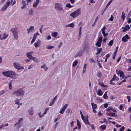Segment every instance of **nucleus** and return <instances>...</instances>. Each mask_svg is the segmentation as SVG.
<instances>
[{
	"label": "nucleus",
	"instance_id": "48",
	"mask_svg": "<svg viewBox=\"0 0 131 131\" xmlns=\"http://www.w3.org/2000/svg\"><path fill=\"white\" fill-rule=\"evenodd\" d=\"M46 38L47 40H49L51 39V37L50 35H49L46 37Z\"/></svg>",
	"mask_w": 131,
	"mask_h": 131
},
{
	"label": "nucleus",
	"instance_id": "9",
	"mask_svg": "<svg viewBox=\"0 0 131 131\" xmlns=\"http://www.w3.org/2000/svg\"><path fill=\"white\" fill-rule=\"evenodd\" d=\"M34 53L33 51H32L30 52H27L26 53V56L27 58L31 59L33 57L32 55Z\"/></svg>",
	"mask_w": 131,
	"mask_h": 131
},
{
	"label": "nucleus",
	"instance_id": "17",
	"mask_svg": "<svg viewBox=\"0 0 131 131\" xmlns=\"http://www.w3.org/2000/svg\"><path fill=\"white\" fill-rule=\"evenodd\" d=\"M88 116L86 118H84V117H83V118H82V119L84 122L86 124H89V123L88 121Z\"/></svg>",
	"mask_w": 131,
	"mask_h": 131
},
{
	"label": "nucleus",
	"instance_id": "23",
	"mask_svg": "<svg viewBox=\"0 0 131 131\" xmlns=\"http://www.w3.org/2000/svg\"><path fill=\"white\" fill-rule=\"evenodd\" d=\"M119 78L117 76H116V75L114 74L113 77L112 79L111 80V81H113L115 80H116V81H118L119 80Z\"/></svg>",
	"mask_w": 131,
	"mask_h": 131
},
{
	"label": "nucleus",
	"instance_id": "2",
	"mask_svg": "<svg viewBox=\"0 0 131 131\" xmlns=\"http://www.w3.org/2000/svg\"><path fill=\"white\" fill-rule=\"evenodd\" d=\"M81 13V9L80 8H79L71 14L70 16L73 19H74L80 15Z\"/></svg>",
	"mask_w": 131,
	"mask_h": 131
},
{
	"label": "nucleus",
	"instance_id": "63",
	"mask_svg": "<svg viewBox=\"0 0 131 131\" xmlns=\"http://www.w3.org/2000/svg\"><path fill=\"white\" fill-rule=\"evenodd\" d=\"M127 22L128 23H130L131 22V19L129 18L127 21Z\"/></svg>",
	"mask_w": 131,
	"mask_h": 131
},
{
	"label": "nucleus",
	"instance_id": "36",
	"mask_svg": "<svg viewBox=\"0 0 131 131\" xmlns=\"http://www.w3.org/2000/svg\"><path fill=\"white\" fill-rule=\"evenodd\" d=\"M12 81H10L9 83V89L11 90L12 89Z\"/></svg>",
	"mask_w": 131,
	"mask_h": 131
},
{
	"label": "nucleus",
	"instance_id": "55",
	"mask_svg": "<svg viewBox=\"0 0 131 131\" xmlns=\"http://www.w3.org/2000/svg\"><path fill=\"white\" fill-rule=\"evenodd\" d=\"M26 1H27V3L26 4L25 3V5H28V3L31 2V0H26Z\"/></svg>",
	"mask_w": 131,
	"mask_h": 131
},
{
	"label": "nucleus",
	"instance_id": "57",
	"mask_svg": "<svg viewBox=\"0 0 131 131\" xmlns=\"http://www.w3.org/2000/svg\"><path fill=\"white\" fill-rule=\"evenodd\" d=\"M29 15H32L33 14V11L32 10H30L29 12Z\"/></svg>",
	"mask_w": 131,
	"mask_h": 131
},
{
	"label": "nucleus",
	"instance_id": "60",
	"mask_svg": "<svg viewBox=\"0 0 131 131\" xmlns=\"http://www.w3.org/2000/svg\"><path fill=\"white\" fill-rule=\"evenodd\" d=\"M124 127L123 126L122 128H121L119 130L120 131H124Z\"/></svg>",
	"mask_w": 131,
	"mask_h": 131
},
{
	"label": "nucleus",
	"instance_id": "64",
	"mask_svg": "<svg viewBox=\"0 0 131 131\" xmlns=\"http://www.w3.org/2000/svg\"><path fill=\"white\" fill-rule=\"evenodd\" d=\"M123 108V106L122 105H120L119 107V109L120 110H122Z\"/></svg>",
	"mask_w": 131,
	"mask_h": 131
},
{
	"label": "nucleus",
	"instance_id": "34",
	"mask_svg": "<svg viewBox=\"0 0 131 131\" xmlns=\"http://www.w3.org/2000/svg\"><path fill=\"white\" fill-rule=\"evenodd\" d=\"M99 84L100 85H101V86H103V87H108L107 86L105 85H104L103 83H101L100 81H99Z\"/></svg>",
	"mask_w": 131,
	"mask_h": 131
},
{
	"label": "nucleus",
	"instance_id": "14",
	"mask_svg": "<svg viewBox=\"0 0 131 131\" xmlns=\"http://www.w3.org/2000/svg\"><path fill=\"white\" fill-rule=\"evenodd\" d=\"M41 41L40 40H38L36 42L34 43V45L36 48H37L40 46L41 44Z\"/></svg>",
	"mask_w": 131,
	"mask_h": 131
},
{
	"label": "nucleus",
	"instance_id": "26",
	"mask_svg": "<svg viewBox=\"0 0 131 131\" xmlns=\"http://www.w3.org/2000/svg\"><path fill=\"white\" fill-rule=\"evenodd\" d=\"M46 47V48L48 49H51L54 48V46L50 45H47Z\"/></svg>",
	"mask_w": 131,
	"mask_h": 131
},
{
	"label": "nucleus",
	"instance_id": "27",
	"mask_svg": "<svg viewBox=\"0 0 131 131\" xmlns=\"http://www.w3.org/2000/svg\"><path fill=\"white\" fill-rule=\"evenodd\" d=\"M66 26L67 27H70L71 28H73L74 26V24L73 23H72L66 25Z\"/></svg>",
	"mask_w": 131,
	"mask_h": 131
},
{
	"label": "nucleus",
	"instance_id": "7",
	"mask_svg": "<svg viewBox=\"0 0 131 131\" xmlns=\"http://www.w3.org/2000/svg\"><path fill=\"white\" fill-rule=\"evenodd\" d=\"M102 41V37H100L96 42V45L98 47H100L101 46V43Z\"/></svg>",
	"mask_w": 131,
	"mask_h": 131
},
{
	"label": "nucleus",
	"instance_id": "3",
	"mask_svg": "<svg viewBox=\"0 0 131 131\" xmlns=\"http://www.w3.org/2000/svg\"><path fill=\"white\" fill-rule=\"evenodd\" d=\"M25 91L22 88L18 89L15 91L13 93V94L18 97L19 96H23L24 95Z\"/></svg>",
	"mask_w": 131,
	"mask_h": 131
},
{
	"label": "nucleus",
	"instance_id": "20",
	"mask_svg": "<svg viewBox=\"0 0 131 131\" xmlns=\"http://www.w3.org/2000/svg\"><path fill=\"white\" fill-rule=\"evenodd\" d=\"M15 68L18 70H20L21 71H22L24 68L22 66H14Z\"/></svg>",
	"mask_w": 131,
	"mask_h": 131
},
{
	"label": "nucleus",
	"instance_id": "16",
	"mask_svg": "<svg viewBox=\"0 0 131 131\" xmlns=\"http://www.w3.org/2000/svg\"><path fill=\"white\" fill-rule=\"evenodd\" d=\"M34 27L33 26H30L29 28L27 29L28 31V34H29L30 32H32L34 30Z\"/></svg>",
	"mask_w": 131,
	"mask_h": 131
},
{
	"label": "nucleus",
	"instance_id": "47",
	"mask_svg": "<svg viewBox=\"0 0 131 131\" xmlns=\"http://www.w3.org/2000/svg\"><path fill=\"white\" fill-rule=\"evenodd\" d=\"M101 128L103 130H104L106 129V127L105 125H102L100 126Z\"/></svg>",
	"mask_w": 131,
	"mask_h": 131
},
{
	"label": "nucleus",
	"instance_id": "5",
	"mask_svg": "<svg viewBox=\"0 0 131 131\" xmlns=\"http://www.w3.org/2000/svg\"><path fill=\"white\" fill-rule=\"evenodd\" d=\"M54 8L56 9L59 11L64 12L63 7H62L61 4L59 3L55 4Z\"/></svg>",
	"mask_w": 131,
	"mask_h": 131
},
{
	"label": "nucleus",
	"instance_id": "28",
	"mask_svg": "<svg viewBox=\"0 0 131 131\" xmlns=\"http://www.w3.org/2000/svg\"><path fill=\"white\" fill-rule=\"evenodd\" d=\"M91 105L92 109H96L97 108V105L96 104H94V103H91Z\"/></svg>",
	"mask_w": 131,
	"mask_h": 131
},
{
	"label": "nucleus",
	"instance_id": "59",
	"mask_svg": "<svg viewBox=\"0 0 131 131\" xmlns=\"http://www.w3.org/2000/svg\"><path fill=\"white\" fill-rule=\"evenodd\" d=\"M127 98L128 100V102H130V97L129 96H127Z\"/></svg>",
	"mask_w": 131,
	"mask_h": 131
},
{
	"label": "nucleus",
	"instance_id": "38",
	"mask_svg": "<svg viewBox=\"0 0 131 131\" xmlns=\"http://www.w3.org/2000/svg\"><path fill=\"white\" fill-rule=\"evenodd\" d=\"M81 28L79 30V38H78V39H79L81 37Z\"/></svg>",
	"mask_w": 131,
	"mask_h": 131
},
{
	"label": "nucleus",
	"instance_id": "13",
	"mask_svg": "<svg viewBox=\"0 0 131 131\" xmlns=\"http://www.w3.org/2000/svg\"><path fill=\"white\" fill-rule=\"evenodd\" d=\"M117 73V74H119L120 75V77H122L123 78L124 76V75L123 72L120 70H119L118 71H116Z\"/></svg>",
	"mask_w": 131,
	"mask_h": 131
},
{
	"label": "nucleus",
	"instance_id": "50",
	"mask_svg": "<svg viewBox=\"0 0 131 131\" xmlns=\"http://www.w3.org/2000/svg\"><path fill=\"white\" fill-rule=\"evenodd\" d=\"M89 125L91 127V129L92 130H94L95 129L94 126V125H91L90 124H89Z\"/></svg>",
	"mask_w": 131,
	"mask_h": 131
},
{
	"label": "nucleus",
	"instance_id": "4",
	"mask_svg": "<svg viewBox=\"0 0 131 131\" xmlns=\"http://www.w3.org/2000/svg\"><path fill=\"white\" fill-rule=\"evenodd\" d=\"M10 4L11 2L10 0H7L4 4V6L1 9V10L3 11L5 10L9 7Z\"/></svg>",
	"mask_w": 131,
	"mask_h": 131
},
{
	"label": "nucleus",
	"instance_id": "1",
	"mask_svg": "<svg viewBox=\"0 0 131 131\" xmlns=\"http://www.w3.org/2000/svg\"><path fill=\"white\" fill-rule=\"evenodd\" d=\"M2 73L5 76L11 78L13 79H16L18 77L17 74L14 71L8 70L3 71Z\"/></svg>",
	"mask_w": 131,
	"mask_h": 131
},
{
	"label": "nucleus",
	"instance_id": "41",
	"mask_svg": "<svg viewBox=\"0 0 131 131\" xmlns=\"http://www.w3.org/2000/svg\"><path fill=\"white\" fill-rule=\"evenodd\" d=\"M78 61L77 60H75L73 63L72 66H76L78 63Z\"/></svg>",
	"mask_w": 131,
	"mask_h": 131
},
{
	"label": "nucleus",
	"instance_id": "61",
	"mask_svg": "<svg viewBox=\"0 0 131 131\" xmlns=\"http://www.w3.org/2000/svg\"><path fill=\"white\" fill-rule=\"evenodd\" d=\"M74 122L73 121H72L70 125L71 127H72L74 126L73 124Z\"/></svg>",
	"mask_w": 131,
	"mask_h": 131
},
{
	"label": "nucleus",
	"instance_id": "6",
	"mask_svg": "<svg viewBox=\"0 0 131 131\" xmlns=\"http://www.w3.org/2000/svg\"><path fill=\"white\" fill-rule=\"evenodd\" d=\"M68 106V104H65L62 107H61L59 112L60 113L63 114Z\"/></svg>",
	"mask_w": 131,
	"mask_h": 131
},
{
	"label": "nucleus",
	"instance_id": "29",
	"mask_svg": "<svg viewBox=\"0 0 131 131\" xmlns=\"http://www.w3.org/2000/svg\"><path fill=\"white\" fill-rule=\"evenodd\" d=\"M31 60H33L36 63H38L39 61V59L38 58L34 57H33Z\"/></svg>",
	"mask_w": 131,
	"mask_h": 131
},
{
	"label": "nucleus",
	"instance_id": "51",
	"mask_svg": "<svg viewBox=\"0 0 131 131\" xmlns=\"http://www.w3.org/2000/svg\"><path fill=\"white\" fill-rule=\"evenodd\" d=\"M103 96V98L105 99H107L108 98V97L107 96V95L104 94Z\"/></svg>",
	"mask_w": 131,
	"mask_h": 131
},
{
	"label": "nucleus",
	"instance_id": "58",
	"mask_svg": "<svg viewBox=\"0 0 131 131\" xmlns=\"http://www.w3.org/2000/svg\"><path fill=\"white\" fill-rule=\"evenodd\" d=\"M5 91L4 90H2L0 92V95H1L2 94L4 93Z\"/></svg>",
	"mask_w": 131,
	"mask_h": 131
},
{
	"label": "nucleus",
	"instance_id": "54",
	"mask_svg": "<svg viewBox=\"0 0 131 131\" xmlns=\"http://www.w3.org/2000/svg\"><path fill=\"white\" fill-rule=\"evenodd\" d=\"M22 120L23 119L22 118H20L19 120L18 123H21L22 121Z\"/></svg>",
	"mask_w": 131,
	"mask_h": 131
},
{
	"label": "nucleus",
	"instance_id": "37",
	"mask_svg": "<svg viewBox=\"0 0 131 131\" xmlns=\"http://www.w3.org/2000/svg\"><path fill=\"white\" fill-rule=\"evenodd\" d=\"M38 34H39L38 32H36L34 34L33 38L36 39L37 36L38 35Z\"/></svg>",
	"mask_w": 131,
	"mask_h": 131
},
{
	"label": "nucleus",
	"instance_id": "11",
	"mask_svg": "<svg viewBox=\"0 0 131 131\" xmlns=\"http://www.w3.org/2000/svg\"><path fill=\"white\" fill-rule=\"evenodd\" d=\"M28 112L29 115H32L34 112L33 108L32 107L29 108L28 110Z\"/></svg>",
	"mask_w": 131,
	"mask_h": 131
},
{
	"label": "nucleus",
	"instance_id": "18",
	"mask_svg": "<svg viewBox=\"0 0 131 131\" xmlns=\"http://www.w3.org/2000/svg\"><path fill=\"white\" fill-rule=\"evenodd\" d=\"M106 110L107 111H109L110 110H111L114 112H116V111L114 109H113L111 106L109 107L106 109Z\"/></svg>",
	"mask_w": 131,
	"mask_h": 131
},
{
	"label": "nucleus",
	"instance_id": "12",
	"mask_svg": "<svg viewBox=\"0 0 131 131\" xmlns=\"http://www.w3.org/2000/svg\"><path fill=\"white\" fill-rule=\"evenodd\" d=\"M122 28L123 29L122 31L124 32L130 29V27L129 25H128L125 26L124 27H122Z\"/></svg>",
	"mask_w": 131,
	"mask_h": 131
},
{
	"label": "nucleus",
	"instance_id": "8",
	"mask_svg": "<svg viewBox=\"0 0 131 131\" xmlns=\"http://www.w3.org/2000/svg\"><path fill=\"white\" fill-rule=\"evenodd\" d=\"M130 37L128 36L127 34H126L123 36L122 38V40L124 42H127L128 39L130 38Z\"/></svg>",
	"mask_w": 131,
	"mask_h": 131
},
{
	"label": "nucleus",
	"instance_id": "44",
	"mask_svg": "<svg viewBox=\"0 0 131 131\" xmlns=\"http://www.w3.org/2000/svg\"><path fill=\"white\" fill-rule=\"evenodd\" d=\"M49 110V108L47 107L45 109V111L43 113V114H46L47 113V112Z\"/></svg>",
	"mask_w": 131,
	"mask_h": 131
},
{
	"label": "nucleus",
	"instance_id": "10",
	"mask_svg": "<svg viewBox=\"0 0 131 131\" xmlns=\"http://www.w3.org/2000/svg\"><path fill=\"white\" fill-rule=\"evenodd\" d=\"M106 29V28L105 26H104L101 29L102 34L103 36L105 37H106L108 36V34L107 33H105V30Z\"/></svg>",
	"mask_w": 131,
	"mask_h": 131
},
{
	"label": "nucleus",
	"instance_id": "62",
	"mask_svg": "<svg viewBox=\"0 0 131 131\" xmlns=\"http://www.w3.org/2000/svg\"><path fill=\"white\" fill-rule=\"evenodd\" d=\"M108 104L107 103H105L104 104V107L106 108L107 107Z\"/></svg>",
	"mask_w": 131,
	"mask_h": 131
},
{
	"label": "nucleus",
	"instance_id": "53",
	"mask_svg": "<svg viewBox=\"0 0 131 131\" xmlns=\"http://www.w3.org/2000/svg\"><path fill=\"white\" fill-rule=\"evenodd\" d=\"M86 66H84L83 68V73H84L86 71Z\"/></svg>",
	"mask_w": 131,
	"mask_h": 131
},
{
	"label": "nucleus",
	"instance_id": "15",
	"mask_svg": "<svg viewBox=\"0 0 131 131\" xmlns=\"http://www.w3.org/2000/svg\"><path fill=\"white\" fill-rule=\"evenodd\" d=\"M10 30L12 32L13 34H18V29L17 28H12Z\"/></svg>",
	"mask_w": 131,
	"mask_h": 131
},
{
	"label": "nucleus",
	"instance_id": "40",
	"mask_svg": "<svg viewBox=\"0 0 131 131\" xmlns=\"http://www.w3.org/2000/svg\"><path fill=\"white\" fill-rule=\"evenodd\" d=\"M41 112H40L38 113V115L39 117L41 118L45 114H43V113L42 115H41Z\"/></svg>",
	"mask_w": 131,
	"mask_h": 131
},
{
	"label": "nucleus",
	"instance_id": "33",
	"mask_svg": "<svg viewBox=\"0 0 131 131\" xmlns=\"http://www.w3.org/2000/svg\"><path fill=\"white\" fill-rule=\"evenodd\" d=\"M55 101L53 100H51V101L49 103V106H52L53 104L54 103Z\"/></svg>",
	"mask_w": 131,
	"mask_h": 131
},
{
	"label": "nucleus",
	"instance_id": "39",
	"mask_svg": "<svg viewBox=\"0 0 131 131\" xmlns=\"http://www.w3.org/2000/svg\"><path fill=\"white\" fill-rule=\"evenodd\" d=\"M41 68L43 69L45 71H46L48 69L47 66H41Z\"/></svg>",
	"mask_w": 131,
	"mask_h": 131
},
{
	"label": "nucleus",
	"instance_id": "52",
	"mask_svg": "<svg viewBox=\"0 0 131 131\" xmlns=\"http://www.w3.org/2000/svg\"><path fill=\"white\" fill-rule=\"evenodd\" d=\"M113 0H111L107 4V7H108V6L111 4L113 1Z\"/></svg>",
	"mask_w": 131,
	"mask_h": 131
},
{
	"label": "nucleus",
	"instance_id": "21",
	"mask_svg": "<svg viewBox=\"0 0 131 131\" xmlns=\"http://www.w3.org/2000/svg\"><path fill=\"white\" fill-rule=\"evenodd\" d=\"M8 34H6L5 33H4L3 34V37L1 38V39L2 40L6 39L8 36Z\"/></svg>",
	"mask_w": 131,
	"mask_h": 131
},
{
	"label": "nucleus",
	"instance_id": "25",
	"mask_svg": "<svg viewBox=\"0 0 131 131\" xmlns=\"http://www.w3.org/2000/svg\"><path fill=\"white\" fill-rule=\"evenodd\" d=\"M58 33L57 32H53L51 34L52 36L53 37L55 38L58 35Z\"/></svg>",
	"mask_w": 131,
	"mask_h": 131
},
{
	"label": "nucleus",
	"instance_id": "31",
	"mask_svg": "<svg viewBox=\"0 0 131 131\" xmlns=\"http://www.w3.org/2000/svg\"><path fill=\"white\" fill-rule=\"evenodd\" d=\"M20 100L18 99H16L15 101V104H17L18 105H21L22 103H19V100Z\"/></svg>",
	"mask_w": 131,
	"mask_h": 131
},
{
	"label": "nucleus",
	"instance_id": "56",
	"mask_svg": "<svg viewBox=\"0 0 131 131\" xmlns=\"http://www.w3.org/2000/svg\"><path fill=\"white\" fill-rule=\"evenodd\" d=\"M90 61L91 62H95V61L92 58H90Z\"/></svg>",
	"mask_w": 131,
	"mask_h": 131
},
{
	"label": "nucleus",
	"instance_id": "19",
	"mask_svg": "<svg viewBox=\"0 0 131 131\" xmlns=\"http://www.w3.org/2000/svg\"><path fill=\"white\" fill-rule=\"evenodd\" d=\"M39 2V0H36V1L34 2L33 4V7L36 8L37 7Z\"/></svg>",
	"mask_w": 131,
	"mask_h": 131
},
{
	"label": "nucleus",
	"instance_id": "49",
	"mask_svg": "<svg viewBox=\"0 0 131 131\" xmlns=\"http://www.w3.org/2000/svg\"><path fill=\"white\" fill-rule=\"evenodd\" d=\"M14 37L15 39H17L18 38V36L17 35V34H13Z\"/></svg>",
	"mask_w": 131,
	"mask_h": 131
},
{
	"label": "nucleus",
	"instance_id": "24",
	"mask_svg": "<svg viewBox=\"0 0 131 131\" xmlns=\"http://www.w3.org/2000/svg\"><path fill=\"white\" fill-rule=\"evenodd\" d=\"M97 94L101 96L103 94L102 91L101 89H99L97 91Z\"/></svg>",
	"mask_w": 131,
	"mask_h": 131
},
{
	"label": "nucleus",
	"instance_id": "30",
	"mask_svg": "<svg viewBox=\"0 0 131 131\" xmlns=\"http://www.w3.org/2000/svg\"><path fill=\"white\" fill-rule=\"evenodd\" d=\"M125 15L126 14L124 12H122L121 16V17L123 20H124L125 18Z\"/></svg>",
	"mask_w": 131,
	"mask_h": 131
},
{
	"label": "nucleus",
	"instance_id": "22",
	"mask_svg": "<svg viewBox=\"0 0 131 131\" xmlns=\"http://www.w3.org/2000/svg\"><path fill=\"white\" fill-rule=\"evenodd\" d=\"M83 52L82 51H80L78 53H77V54L75 55V57H76L78 56H81L83 54Z\"/></svg>",
	"mask_w": 131,
	"mask_h": 131
},
{
	"label": "nucleus",
	"instance_id": "45",
	"mask_svg": "<svg viewBox=\"0 0 131 131\" xmlns=\"http://www.w3.org/2000/svg\"><path fill=\"white\" fill-rule=\"evenodd\" d=\"M113 40H111L109 42L108 45L110 46H112L113 44Z\"/></svg>",
	"mask_w": 131,
	"mask_h": 131
},
{
	"label": "nucleus",
	"instance_id": "42",
	"mask_svg": "<svg viewBox=\"0 0 131 131\" xmlns=\"http://www.w3.org/2000/svg\"><path fill=\"white\" fill-rule=\"evenodd\" d=\"M96 100L99 102H102L103 101V100L99 97H97L96 98Z\"/></svg>",
	"mask_w": 131,
	"mask_h": 131
},
{
	"label": "nucleus",
	"instance_id": "35",
	"mask_svg": "<svg viewBox=\"0 0 131 131\" xmlns=\"http://www.w3.org/2000/svg\"><path fill=\"white\" fill-rule=\"evenodd\" d=\"M102 50V48H98L97 50V52L95 53L96 54L98 55L99 54L101 51Z\"/></svg>",
	"mask_w": 131,
	"mask_h": 131
},
{
	"label": "nucleus",
	"instance_id": "43",
	"mask_svg": "<svg viewBox=\"0 0 131 131\" xmlns=\"http://www.w3.org/2000/svg\"><path fill=\"white\" fill-rule=\"evenodd\" d=\"M66 6L67 7L70 8H71L73 6H71L70 3H68L66 5Z\"/></svg>",
	"mask_w": 131,
	"mask_h": 131
},
{
	"label": "nucleus",
	"instance_id": "46",
	"mask_svg": "<svg viewBox=\"0 0 131 131\" xmlns=\"http://www.w3.org/2000/svg\"><path fill=\"white\" fill-rule=\"evenodd\" d=\"M113 18H114V17H113V16L112 15H111V17L110 18H109V19H108V20L112 21H113Z\"/></svg>",
	"mask_w": 131,
	"mask_h": 131
},
{
	"label": "nucleus",
	"instance_id": "32",
	"mask_svg": "<svg viewBox=\"0 0 131 131\" xmlns=\"http://www.w3.org/2000/svg\"><path fill=\"white\" fill-rule=\"evenodd\" d=\"M77 126L78 127V129H81V125L78 119L77 120Z\"/></svg>",
	"mask_w": 131,
	"mask_h": 131
}]
</instances>
